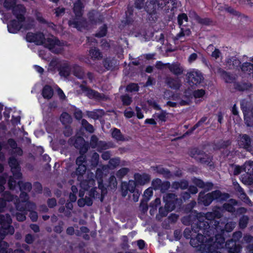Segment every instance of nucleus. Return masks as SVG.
<instances>
[{
	"label": "nucleus",
	"instance_id": "f257e3e1",
	"mask_svg": "<svg viewBox=\"0 0 253 253\" xmlns=\"http://www.w3.org/2000/svg\"><path fill=\"white\" fill-rule=\"evenodd\" d=\"M85 190L81 189L79 191V196L81 198L78 201V205L80 207H83L85 205L90 206L92 205L93 200H98L101 202L103 201L104 197L107 193V188L104 186L102 180L100 179L98 181V187L92 188L87 193L85 198L83 197L84 195Z\"/></svg>",
	"mask_w": 253,
	"mask_h": 253
},
{
	"label": "nucleus",
	"instance_id": "f03ea898",
	"mask_svg": "<svg viewBox=\"0 0 253 253\" xmlns=\"http://www.w3.org/2000/svg\"><path fill=\"white\" fill-rule=\"evenodd\" d=\"M230 197L229 194L226 193H221L220 190H216L205 194L204 192H200L199 194L198 201L199 203L204 205L205 206H209L214 200L219 202L226 201Z\"/></svg>",
	"mask_w": 253,
	"mask_h": 253
},
{
	"label": "nucleus",
	"instance_id": "7ed1b4c3",
	"mask_svg": "<svg viewBox=\"0 0 253 253\" xmlns=\"http://www.w3.org/2000/svg\"><path fill=\"white\" fill-rule=\"evenodd\" d=\"M192 231L196 234L197 232H201L203 234L208 235L209 237V239H211L213 237L211 235H214V229L213 226L210 225V223L206 220V218L204 217H201L199 215L197 216L196 221L192 225Z\"/></svg>",
	"mask_w": 253,
	"mask_h": 253
},
{
	"label": "nucleus",
	"instance_id": "20e7f679",
	"mask_svg": "<svg viewBox=\"0 0 253 253\" xmlns=\"http://www.w3.org/2000/svg\"><path fill=\"white\" fill-rule=\"evenodd\" d=\"M12 219L8 214L6 215L0 214V236L4 238L7 235H12L14 232V227L11 225Z\"/></svg>",
	"mask_w": 253,
	"mask_h": 253
},
{
	"label": "nucleus",
	"instance_id": "39448f33",
	"mask_svg": "<svg viewBox=\"0 0 253 253\" xmlns=\"http://www.w3.org/2000/svg\"><path fill=\"white\" fill-rule=\"evenodd\" d=\"M190 155L201 164L210 166L212 165L211 157L204 151L198 148L192 149L190 152Z\"/></svg>",
	"mask_w": 253,
	"mask_h": 253
},
{
	"label": "nucleus",
	"instance_id": "423d86ee",
	"mask_svg": "<svg viewBox=\"0 0 253 253\" xmlns=\"http://www.w3.org/2000/svg\"><path fill=\"white\" fill-rule=\"evenodd\" d=\"M71 72L80 79H84L85 76L84 71L82 67L77 65L71 66L67 62H64V78L68 76Z\"/></svg>",
	"mask_w": 253,
	"mask_h": 253
},
{
	"label": "nucleus",
	"instance_id": "0eeeda50",
	"mask_svg": "<svg viewBox=\"0 0 253 253\" xmlns=\"http://www.w3.org/2000/svg\"><path fill=\"white\" fill-rule=\"evenodd\" d=\"M238 145L241 148L251 152L253 151V140L247 134H240L238 137Z\"/></svg>",
	"mask_w": 253,
	"mask_h": 253
},
{
	"label": "nucleus",
	"instance_id": "6e6552de",
	"mask_svg": "<svg viewBox=\"0 0 253 253\" xmlns=\"http://www.w3.org/2000/svg\"><path fill=\"white\" fill-rule=\"evenodd\" d=\"M26 40L28 42H34L36 45H42L45 43V36L41 32L35 33L29 32L26 35Z\"/></svg>",
	"mask_w": 253,
	"mask_h": 253
},
{
	"label": "nucleus",
	"instance_id": "1a4fd4ad",
	"mask_svg": "<svg viewBox=\"0 0 253 253\" xmlns=\"http://www.w3.org/2000/svg\"><path fill=\"white\" fill-rule=\"evenodd\" d=\"M150 2L155 3V7L158 6V8L163 9L166 12H168L169 10H172L176 7L177 0H152Z\"/></svg>",
	"mask_w": 253,
	"mask_h": 253
},
{
	"label": "nucleus",
	"instance_id": "9d476101",
	"mask_svg": "<svg viewBox=\"0 0 253 253\" xmlns=\"http://www.w3.org/2000/svg\"><path fill=\"white\" fill-rule=\"evenodd\" d=\"M8 163L14 176L17 179H21L22 174L21 172V167L17 159L14 156L10 157L8 159Z\"/></svg>",
	"mask_w": 253,
	"mask_h": 253
},
{
	"label": "nucleus",
	"instance_id": "9b49d317",
	"mask_svg": "<svg viewBox=\"0 0 253 253\" xmlns=\"http://www.w3.org/2000/svg\"><path fill=\"white\" fill-rule=\"evenodd\" d=\"M82 91L85 93V95L90 99H95L98 100H107V97L103 93H100L93 89H91L83 84L80 85Z\"/></svg>",
	"mask_w": 253,
	"mask_h": 253
},
{
	"label": "nucleus",
	"instance_id": "f8f14e48",
	"mask_svg": "<svg viewBox=\"0 0 253 253\" xmlns=\"http://www.w3.org/2000/svg\"><path fill=\"white\" fill-rule=\"evenodd\" d=\"M145 10L148 14V20L151 23H155L159 18V15L157 12L155 3L153 2L148 3L145 7Z\"/></svg>",
	"mask_w": 253,
	"mask_h": 253
},
{
	"label": "nucleus",
	"instance_id": "ddd939ff",
	"mask_svg": "<svg viewBox=\"0 0 253 253\" xmlns=\"http://www.w3.org/2000/svg\"><path fill=\"white\" fill-rule=\"evenodd\" d=\"M13 16L20 21H25L26 17L25 15L26 12V8L22 4H17L11 10Z\"/></svg>",
	"mask_w": 253,
	"mask_h": 253
},
{
	"label": "nucleus",
	"instance_id": "4468645a",
	"mask_svg": "<svg viewBox=\"0 0 253 253\" xmlns=\"http://www.w3.org/2000/svg\"><path fill=\"white\" fill-rule=\"evenodd\" d=\"M14 204L17 211L21 212H27L32 209L33 204L30 202L20 201V199L15 197Z\"/></svg>",
	"mask_w": 253,
	"mask_h": 253
},
{
	"label": "nucleus",
	"instance_id": "2eb2a0df",
	"mask_svg": "<svg viewBox=\"0 0 253 253\" xmlns=\"http://www.w3.org/2000/svg\"><path fill=\"white\" fill-rule=\"evenodd\" d=\"M176 197V195L173 193H166L163 196L165 205L170 210H173L175 208V205L177 201Z\"/></svg>",
	"mask_w": 253,
	"mask_h": 253
},
{
	"label": "nucleus",
	"instance_id": "dca6fc26",
	"mask_svg": "<svg viewBox=\"0 0 253 253\" xmlns=\"http://www.w3.org/2000/svg\"><path fill=\"white\" fill-rule=\"evenodd\" d=\"M25 21H20L19 20L12 19L7 23V27L9 33L11 34L17 33L22 29V23Z\"/></svg>",
	"mask_w": 253,
	"mask_h": 253
},
{
	"label": "nucleus",
	"instance_id": "f3484780",
	"mask_svg": "<svg viewBox=\"0 0 253 253\" xmlns=\"http://www.w3.org/2000/svg\"><path fill=\"white\" fill-rule=\"evenodd\" d=\"M76 20L74 21L69 20L68 22L69 25L77 28L80 31L83 29H88L89 28V24L85 19L81 18L79 19Z\"/></svg>",
	"mask_w": 253,
	"mask_h": 253
},
{
	"label": "nucleus",
	"instance_id": "a211bd4d",
	"mask_svg": "<svg viewBox=\"0 0 253 253\" xmlns=\"http://www.w3.org/2000/svg\"><path fill=\"white\" fill-rule=\"evenodd\" d=\"M165 83L169 88L175 90L179 89L181 85L180 79L170 76L165 78Z\"/></svg>",
	"mask_w": 253,
	"mask_h": 253
},
{
	"label": "nucleus",
	"instance_id": "6ab92c4d",
	"mask_svg": "<svg viewBox=\"0 0 253 253\" xmlns=\"http://www.w3.org/2000/svg\"><path fill=\"white\" fill-rule=\"evenodd\" d=\"M88 19L89 22L91 25H96L98 23H101L103 22V17L98 12L92 10L88 13Z\"/></svg>",
	"mask_w": 253,
	"mask_h": 253
},
{
	"label": "nucleus",
	"instance_id": "aec40b11",
	"mask_svg": "<svg viewBox=\"0 0 253 253\" xmlns=\"http://www.w3.org/2000/svg\"><path fill=\"white\" fill-rule=\"evenodd\" d=\"M187 76L189 82L193 84H199L204 79L201 73L196 71L188 73Z\"/></svg>",
	"mask_w": 253,
	"mask_h": 253
},
{
	"label": "nucleus",
	"instance_id": "412c9836",
	"mask_svg": "<svg viewBox=\"0 0 253 253\" xmlns=\"http://www.w3.org/2000/svg\"><path fill=\"white\" fill-rule=\"evenodd\" d=\"M84 5L81 0H78L74 4L73 11L75 13L76 19H79L82 17L84 13Z\"/></svg>",
	"mask_w": 253,
	"mask_h": 253
},
{
	"label": "nucleus",
	"instance_id": "4be33fe9",
	"mask_svg": "<svg viewBox=\"0 0 253 253\" xmlns=\"http://www.w3.org/2000/svg\"><path fill=\"white\" fill-rule=\"evenodd\" d=\"M7 144L13 150L12 154L17 155L18 156H22L23 155V151L22 149L17 146L16 141L13 138H9L7 140Z\"/></svg>",
	"mask_w": 253,
	"mask_h": 253
},
{
	"label": "nucleus",
	"instance_id": "5701e85b",
	"mask_svg": "<svg viewBox=\"0 0 253 253\" xmlns=\"http://www.w3.org/2000/svg\"><path fill=\"white\" fill-rule=\"evenodd\" d=\"M167 67L173 74L177 76L182 74L184 71L183 67L178 62L168 63Z\"/></svg>",
	"mask_w": 253,
	"mask_h": 253
},
{
	"label": "nucleus",
	"instance_id": "b1692460",
	"mask_svg": "<svg viewBox=\"0 0 253 253\" xmlns=\"http://www.w3.org/2000/svg\"><path fill=\"white\" fill-rule=\"evenodd\" d=\"M60 41L56 38H48L47 39L45 38V43L43 45L49 49L50 51L53 52L55 46L60 45Z\"/></svg>",
	"mask_w": 253,
	"mask_h": 253
},
{
	"label": "nucleus",
	"instance_id": "393cba45",
	"mask_svg": "<svg viewBox=\"0 0 253 253\" xmlns=\"http://www.w3.org/2000/svg\"><path fill=\"white\" fill-rule=\"evenodd\" d=\"M215 241L210 246V248L221 249L225 246V241L224 238L219 234H215Z\"/></svg>",
	"mask_w": 253,
	"mask_h": 253
},
{
	"label": "nucleus",
	"instance_id": "a878e982",
	"mask_svg": "<svg viewBox=\"0 0 253 253\" xmlns=\"http://www.w3.org/2000/svg\"><path fill=\"white\" fill-rule=\"evenodd\" d=\"M217 73L220 75L226 83H233L236 79L235 76L233 74L225 71L220 68L217 69Z\"/></svg>",
	"mask_w": 253,
	"mask_h": 253
},
{
	"label": "nucleus",
	"instance_id": "bb28decb",
	"mask_svg": "<svg viewBox=\"0 0 253 253\" xmlns=\"http://www.w3.org/2000/svg\"><path fill=\"white\" fill-rule=\"evenodd\" d=\"M151 168L155 171L163 175L167 179L170 178L172 176L171 172L167 169L164 168L161 165L151 167Z\"/></svg>",
	"mask_w": 253,
	"mask_h": 253
},
{
	"label": "nucleus",
	"instance_id": "cd10ccee",
	"mask_svg": "<svg viewBox=\"0 0 253 253\" xmlns=\"http://www.w3.org/2000/svg\"><path fill=\"white\" fill-rule=\"evenodd\" d=\"M225 246L230 253H239L240 251V246L237 245L236 242L233 240L231 239L226 241Z\"/></svg>",
	"mask_w": 253,
	"mask_h": 253
},
{
	"label": "nucleus",
	"instance_id": "c85d7f7f",
	"mask_svg": "<svg viewBox=\"0 0 253 253\" xmlns=\"http://www.w3.org/2000/svg\"><path fill=\"white\" fill-rule=\"evenodd\" d=\"M134 177L136 183L140 185H143L149 182L150 180V176L146 173L142 174L135 173Z\"/></svg>",
	"mask_w": 253,
	"mask_h": 253
},
{
	"label": "nucleus",
	"instance_id": "c756f323",
	"mask_svg": "<svg viewBox=\"0 0 253 253\" xmlns=\"http://www.w3.org/2000/svg\"><path fill=\"white\" fill-rule=\"evenodd\" d=\"M80 186L82 189L88 191V189L94 185L95 180L92 177L88 176L86 179L83 180L80 179Z\"/></svg>",
	"mask_w": 253,
	"mask_h": 253
},
{
	"label": "nucleus",
	"instance_id": "7c9ffc66",
	"mask_svg": "<svg viewBox=\"0 0 253 253\" xmlns=\"http://www.w3.org/2000/svg\"><path fill=\"white\" fill-rule=\"evenodd\" d=\"M54 93L53 88L48 84H45L42 88V97L45 99H51Z\"/></svg>",
	"mask_w": 253,
	"mask_h": 253
},
{
	"label": "nucleus",
	"instance_id": "2f4dec72",
	"mask_svg": "<svg viewBox=\"0 0 253 253\" xmlns=\"http://www.w3.org/2000/svg\"><path fill=\"white\" fill-rule=\"evenodd\" d=\"M86 115L94 120H97L101 118L105 115V112L102 109H96L93 111H87L86 112Z\"/></svg>",
	"mask_w": 253,
	"mask_h": 253
},
{
	"label": "nucleus",
	"instance_id": "473e14b6",
	"mask_svg": "<svg viewBox=\"0 0 253 253\" xmlns=\"http://www.w3.org/2000/svg\"><path fill=\"white\" fill-rule=\"evenodd\" d=\"M200 214H197L196 215L193 214H189L183 217L181 220L182 223L185 225H189L190 224H193L196 221L197 216H199Z\"/></svg>",
	"mask_w": 253,
	"mask_h": 253
},
{
	"label": "nucleus",
	"instance_id": "72a5a7b5",
	"mask_svg": "<svg viewBox=\"0 0 253 253\" xmlns=\"http://www.w3.org/2000/svg\"><path fill=\"white\" fill-rule=\"evenodd\" d=\"M115 147V145L112 142L100 141L96 149L98 152H101L103 150H105L111 148H114Z\"/></svg>",
	"mask_w": 253,
	"mask_h": 253
},
{
	"label": "nucleus",
	"instance_id": "f704fd0d",
	"mask_svg": "<svg viewBox=\"0 0 253 253\" xmlns=\"http://www.w3.org/2000/svg\"><path fill=\"white\" fill-rule=\"evenodd\" d=\"M252 85V84L249 82H237L234 84V88L240 91L248 90Z\"/></svg>",
	"mask_w": 253,
	"mask_h": 253
},
{
	"label": "nucleus",
	"instance_id": "c9c22d12",
	"mask_svg": "<svg viewBox=\"0 0 253 253\" xmlns=\"http://www.w3.org/2000/svg\"><path fill=\"white\" fill-rule=\"evenodd\" d=\"M227 64L229 65V69H239L241 67L240 61L236 57H232L227 61Z\"/></svg>",
	"mask_w": 253,
	"mask_h": 253
},
{
	"label": "nucleus",
	"instance_id": "e433bc0d",
	"mask_svg": "<svg viewBox=\"0 0 253 253\" xmlns=\"http://www.w3.org/2000/svg\"><path fill=\"white\" fill-rule=\"evenodd\" d=\"M242 72L248 75L253 74V64L250 62L243 63L241 67Z\"/></svg>",
	"mask_w": 253,
	"mask_h": 253
},
{
	"label": "nucleus",
	"instance_id": "4c0bfd02",
	"mask_svg": "<svg viewBox=\"0 0 253 253\" xmlns=\"http://www.w3.org/2000/svg\"><path fill=\"white\" fill-rule=\"evenodd\" d=\"M177 21L180 27H186L188 22V18L185 13H181L177 17Z\"/></svg>",
	"mask_w": 253,
	"mask_h": 253
},
{
	"label": "nucleus",
	"instance_id": "58836bf2",
	"mask_svg": "<svg viewBox=\"0 0 253 253\" xmlns=\"http://www.w3.org/2000/svg\"><path fill=\"white\" fill-rule=\"evenodd\" d=\"M20 191L30 192L32 188V184L30 182H24L22 181L18 182Z\"/></svg>",
	"mask_w": 253,
	"mask_h": 253
},
{
	"label": "nucleus",
	"instance_id": "ea45409f",
	"mask_svg": "<svg viewBox=\"0 0 253 253\" xmlns=\"http://www.w3.org/2000/svg\"><path fill=\"white\" fill-rule=\"evenodd\" d=\"M170 210L168 207H166V205L165 206V208L161 207L159 210V214L156 215V218L158 220H161L163 217H165L167 215L169 212L172 211Z\"/></svg>",
	"mask_w": 253,
	"mask_h": 253
},
{
	"label": "nucleus",
	"instance_id": "a19ab883",
	"mask_svg": "<svg viewBox=\"0 0 253 253\" xmlns=\"http://www.w3.org/2000/svg\"><path fill=\"white\" fill-rule=\"evenodd\" d=\"M112 136L113 138L116 139L117 141H124L125 140L124 135L122 134L120 130L114 128L112 133Z\"/></svg>",
	"mask_w": 253,
	"mask_h": 253
},
{
	"label": "nucleus",
	"instance_id": "79ce46f5",
	"mask_svg": "<svg viewBox=\"0 0 253 253\" xmlns=\"http://www.w3.org/2000/svg\"><path fill=\"white\" fill-rule=\"evenodd\" d=\"M243 171L246 172L247 174L253 175V162H246L243 165Z\"/></svg>",
	"mask_w": 253,
	"mask_h": 253
},
{
	"label": "nucleus",
	"instance_id": "37998d69",
	"mask_svg": "<svg viewBox=\"0 0 253 253\" xmlns=\"http://www.w3.org/2000/svg\"><path fill=\"white\" fill-rule=\"evenodd\" d=\"M115 62L116 60L113 59L107 58L103 60V64L106 69L112 70L114 67Z\"/></svg>",
	"mask_w": 253,
	"mask_h": 253
},
{
	"label": "nucleus",
	"instance_id": "c03bdc74",
	"mask_svg": "<svg viewBox=\"0 0 253 253\" xmlns=\"http://www.w3.org/2000/svg\"><path fill=\"white\" fill-rule=\"evenodd\" d=\"M89 55L92 58L95 59H99L102 57L101 52L96 47L92 48L89 50Z\"/></svg>",
	"mask_w": 253,
	"mask_h": 253
},
{
	"label": "nucleus",
	"instance_id": "a18cd8bd",
	"mask_svg": "<svg viewBox=\"0 0 253 253\" xmlns=\"http://www.w3.org/2000/svg\"><path fill=\"white\" fill-rule=\"evenodd\" d=\"M15 197L9 191H3V193L1 195V199H3L5 200V202L7 203V202H12L15 200Z\"/></svg>",
	"mask_w": 253,
	"mask_h": 253
},
{
	"label": "nucleus",
	"instance_id": "49530a36",
	"mask_svg": "<svg viewBox=\"0 0 253 253\" xmlns=\"http://www.w3.org/2000/svg\"><path fill=\"white\" fill-rule=\"evenodd\" d=\"M249 218L247 215L242 216L239 221V226L240 228L244 229L246 228L249 223Z\"/></svg>",
	"mask_w": 253,
	"mask_h": 253
},
{
	"label": "nucleus",
	"instance_id": "de8ad7c7",
	"mask_svg": "<svg viewBox=\"0 0 253 253\" xmlns=\"http://www.w3.org/2000/svg\"><path fill=\"white\" fill-rule=\"evenodd\" d=\"M86 170V165H81L78 166L76 168V174L78 175V180H80L82 176L84 174Z\"/></svg>",
	"mask_w": 253,
	"mask_h": 253
},
{
	"label": "nucleus",
	"instance_id": "09e8293b",
	"mask_svg": "<svg viewBox=\"0 0 253 253\" xmlns=\"http://www.w3.org/2000/svg\"><path fill=\"white\" fill-rule=\"evenodd\" d=\"M194 15H195V19L199 23H200L201 24L204 25H209L212 22V21L210 18H202L195 13H194Z\"/></svg>",
	"mask_w": 253,
	"mask_h": 253
},
{
	"label": "nucleus",
	"instance_id": "8fccbe9b",
	"mask_svg": "<svg viewBox=\"0 0 253 253\" xmlns=\"http://www.w3.org/2000/svg\"><path fill=\"white\" fill-rule=\"evenodd\" d=\"M16 0H5L3 2V6L7 10H12L17 4Z\"/></svg>",
	"mask_w": 253,
	"mask_h": 253
},
{
	"label": "nucleus",
	"instance_id": "3c124183",
	"mask_svg": "<svg viewBox=\"0 0 253 253\" xmlns=\"http://www.w3.org/2000/svg\"><path fill=\"white\" fill-rule=\"evenodd\" d=\"M242 181L247 185H251L253 184V175L244 174L242 176Z\"/></svg>",
	"mask_w": 253,
	"mask_h": 253
},
{
	"label": "nucleus",
	"instance_id": "603ef678",
	"mask_svg": "<svg viewBox=\"0 0 253 253\" xmlns=\"http://www.w3.org/2000/svg\"><path fill=\"white\" fill-rule=\"evenodd\" d=\"M35 25V21L34 19L30 18L24 24H22V28L26 30H30L33 29Z\"/></svg>",
	"mask_w": 253,
	"mask_h": 253
},
{
	"label": "nucleus",
	"instance_id": "864d4df0",
	"mask_svg": "<svg viewBox=\"0 0 253 253\" xmlns=\"http://www.w3.org/2000/svg\"><path fill=\"white\" fill-rule=\"evenodd\" d=\"M238 197L242 200V202L245 203L246 204L249 205V206H253V203L249 199V198L247 196L246 193L243 192L241 193L240 194H238Z\"/></svg>",
	"mask_w": 253,
	"mask_h": 253
},
{
	"label": "nucleus",
	"instance_id": "5fc2aeb1",
	"mask_svg": "<svg viewBox=\"0 0 253 253\" xmlns=\"http://www.w3.org/2000/svg\"><path fill=\"white\" fill-rule=\"evenodd\" d=\"M17 179L14 175L9 176L8 180V185L9 189L14 190L16 185H18V182L16 181Z\"/></svg>",
	"mask_w": 253,
	"mask_h": 253
},
{
	"label": "nucleus",
	"instance_id": "6e6d98bb",
	"mask_svg": "<svg viewBox=\"0 0 253 253\" xmlns=\"http://www.w3.org/2000/svg\"><path fill=\"white\" fill-rule=\"evenodd\" d=\"M244 121L247 126H253V117L250 115V113L244 114Z\"/></svg>",
	"mask_w": 253,
	"mask_h": 253
},
{
	"label": "nucleus",
	"instance_id": "4d7b16f0",
	"mask_svg": "<svg viewBox=\"0 0 253 253\" xmlns=\"http://www.w3.org/2000/svg\"><path fill=\"white\" fill-rule=\"evenodd\" d=\"M82 125L83 127H84L86 131L90 133H92L94 132V129L93 126L91 124H90L86 120L82 119Z\"/></svg>",
	"mask_w": 253,
	"mask_h": 253
},
{
	"label": "nucleus",
	"instance_id": "13d9d810",
	"mask_svg": "<svg viewBox=\"0 0 253 253\" xmlns=\"http://www.w3.org/2000/svg\"><path fill=\"white\" fill-rule=\"evenodd\" d=\"M117 181L116 177L112 175L109 178V184L108 187L112 190H114L117 188Z\"/></svg>",
	"mask_w": 253,
	"mask_h": 253
},
{
	"label": "nucleus",
	"instance_id": "bf43d9fd",
	"mask_svg": "<svg viewBox=\"0 0 253 253\" xmlns=\"http://www.w3.org/2000/svg\"><path fill=\"white\" fill-rule=\"evenodd\" d=\"M148 201V199H142L141 201V203L139 206L140 211L143 213L146 212L148 209V207L147 205V202Z\"/></svg>",
	"mask_w": 253,
	"mask_h": 253
},
{
	"label": "nucleus",
	"instance_id": "052dcab7",
	"mask_svg": "<svg viewBox=\"0 0 253 253\" xmlns=\"http://www.w3.org/2000/svg\"><path fill=\"white\" fill-rule=\"evenodd\" d=\"M236 223L233 221H230L227 222L224 226V228L221 230L222 232H224V231L229 232L232 231L233 229L235 227Z\"/></svg>",
	"mask_w": 253,
	"mask_h": 253
},
{
	"label": "nucleus",
	"instance_id": "680f3d73",
	"mask_svg": "<svg viewBox=\"0 0 253 253\" xmlns=\"http://www.w3.org/2000/svg\"><path fill=\"white\" fill-rule=\"evenodd\" d=\"M121 99L124 105H129L132 102V99L128 94H126L121 96Z\"/></svg>",
	"mask_w": 253,
	"mask_h": 253
},
{
	"label": "nucleus",
	"instance_id": "e2e57ef3",
	"mask_svg": "<svg viewBox=\"0 0 253 253\" xmlns=\"http://www.w3.org/2000/svg\"><path fill=\"white\" fill-rule=\"evenodd\" d=\"M99 155L96 152H94L90 160L91 165L93 167H96L99 163Z\"/></svg>",
	"mask_w": 253,
	"mask_h": 253
},
{
	"label": "nucleus",
	"instance_id": "0e129e2a",
	"mask_svg": "<svg viewBox=\"0 0 253 253\" xmlns=\"http://www.w3.org/2000/svg\"><path fill=\"white\" fill-rule=\"evenodd\" d=\"M241 109L243 111V114L247 113H250V109L248 106V102L245 100H242L240 102Z\"/></svg>",
	"mask_w": 253,
	"mask_h": 253
},
{
	"label": "nucleus",
	"instance_id": "69168bd1",
	"mask_svg": "<svg viewBox=\"0 0 253 253\" xmlns=\"http://www.w3.org/2000/svg\"><path fill=\"white\" fill-rule=\"evenodd\" d=\"M129 171V169L127 168H123L119 170L116 173L118 178L121 179Z\"/></svg>",
	"mask_w": 253,
	"mask_h": 253
},
{
	"label": "nucleus",
	"instance_id": "338daca9",
	"mask_svg": "<svg viewBox=\"0 0 253 253\" xmlns=\"http://www.w3.org/2000/svg\"><path fill=\"white\" fill-rule=\"evenodd\" d=\"M230 166L232 167L233 173L234 175H238L243 171V166H239L234 164H231Z\"/></svg>",
	"mask_w": 253,
	"mask_h": 253
},
{
	"label": "nucleus",
	"instance_id": "774afa93",
	"mask_svg": "<svg viewBox=\"0 0 253 253\" xmlns=\"http://www.w3.org/2000/svg\"><path fill=\"white\" fill-rule=\"evenodd\" d=\"M139 87L137 84L131 83L126 86V91L130 92L137 91L139 90Z\"/></svg>",
	"mask_w": 253,
	"mask_h": 253
}]
</instances>
